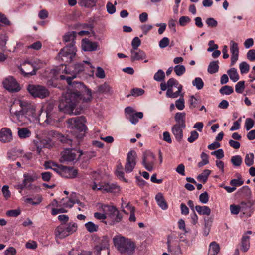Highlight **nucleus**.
Wrapping results in <instances>:
<instances>
[{
	"mask_svg": "<svg viewBox=\"0 0 255 255\" xmlns=\"http://www.w3.org/2000/svg\"><path fill=\"white\" fill-rule=\"evenodd\" d=\"M76 73L71 76L60 75L61 80H66L68 85L73 89L66 92L60 100L58 108L59 111L69 115H79L83 109L76 108L80 101L91 102L92 100L91 90L83 82L72 80L76 77Z\"/></svg>",
	"mask_w": 255,
	"mask_h": 255,
	"instance_id": "obj_1",
	"label": "nucleus"
},
{
	"mask_svg": "<svg viewBox=\"0 0 255 255\" xmlns=\"http://www.w3.org/2000/svg\"><path fill=\"white\" fill-rule=\"evenodd\" d=\"M77 32L75 31H69L63 36V41L64 42H70L67 46L61 49L59 52L63 61L67 62H71L75 57L77 51L75 46V40L77 36Z\"/></svg>",
	"mask_w": 255,
	"mask_h": 255,
	"instance_id": "obj_2",
	"label": "nucleus"
},
{
	"mask_svg": "<svg viewBox=\"0 0 255 255\" xmlns=\"http://www.w3.org/2000/svg\"><path fill=\"white\" fill-rule=\"evenodd\" d=\"M81 150H76L74 148H67L61 153L60 162L62 163L73 165L80 160L81 156L83 154Z\"/></svg>",
	"mask_w": 255,
	"mask_h": 255,
	"instance_id": "obj_3",
	"label": "nucleus"
},
{
	"mask_svg": "<svg viewBox=\"0 0 255 255\" xmlns=\"http://www.w3.org/2000/svg\"><path fill=\"white\" fill-rule=\"evenodd\" d=\"M86 119L84 116L69 118L67 120L66 123L69 128L77 130L80 133V138H82L88 130L85 123Z\"/></svg>",
	"mask_w": 255,
	"mask_h": 255,
	"instance_id": "obj_4",
	"label": "nucleus"
},
{
	"mask_svg": "<svg viewBox=\"0 0 255 255\" xmlns=\"http://www.w3.org/2000/svg\"><path fill=\"white\" fill-rule=\"evenodd\" d=\"M77 227V224L74 222L61 223L55 230V236L60 239L65 238L75 232Z\"/></svg>",
	"mask_w": 255,
	"mask_h": 255,
	"instance_id": "obj_5",
	"label": "nucleus"
},
{
	"mask_svg": "<svg viewBox=\"0 0 255 255\" xmlns=\"http://www.w3.org/2000/svg\"><path fill=\"white\" fill-rule=\"evenodd\" d=\"M39 63L42 64L40 60H35L33 62L25 61L18 67V69L24 77H29L36 74L37 71L40 68Z\"/></svg>",
	"mask_w": 255,
	"mask_h": 255,
	"instance_id": "obj_6",
	"label": "nucleus"
},
{
	"mask_svg": "<svg viewBox=\"0 0 255 255\" xmlns=\"http://www.w3.org/2000/svg\"><path fill=\"white\" fill-rule=\"evenodd\" d=\"M135 246L133 241L125 237H121L117 244L118 251L124 255H132L134 252Z\"/></svg>",
	"mask_w": 255,
	"mask_h": 255,
	"instance_id": "obj_7",
	"label": "nucleus"
},
{
	"mask_svg": "<svg viewBox=\"0 0 255 255\" xmlns=\"http://www.w3.org/2000/svg\"><path fill=\"white\" fill-rule=\"evenodd\" d=\"M167 83L168 88L166 91V96L170 98H177L182 92V85L174 78H170Z\"/></svg>",
	"mask_w": 255,
	"mask_h": 255,
	"instance_id": "obj_8",
	"label": "nucleus"
},
{
	"mask_svg": "<svg viewBox=\"0 0 255 255\" xmlns=\"http://www.w3.org/2000/svg\"><path fill=\"white\" fill-rule=\"evenodd\" d=\"M26 89L34 98L44 99L49 96L50 92L44 86L37 84H28Z\"/></svg>",
	"mask_w": 255,
	"mask_h": 255,
	"instance_id": "obj_9",
	"label": "nucleus"
},
{
	"mask_svg": "<svg viewBox=\"0 0 255 255\" xmlns=\"http://www.w3.org/2000/svg\"><path fill=\"white\" fill-rule=\"evenodd\" d=\"M135 110L131 107H127L125 109L126 117L132 124H136L138 122V119L143 117V114L141 112H135Z\"/></svg>",
	"mask_w": 255,
	"mask_h": 255,
	"instance_id": "obj_10",
	"label": "nucleus"
},
{
	"mask_svg": "<svg viewBox=\"0 0 255 255\" xmlns=\"http://www.w3.org/2000/svg\"><path fill=\"white\" fill-rule=\"evenodd\" d=\"M137 154L134 151H129L127 157L125 170L126 173L131 172L136 165V157Z\"/></svg>",
	"mask_w": 255,
	"mask_h": 255,
	"instance_id": "obj_11",
	"label": "nucleus"
},
{
	"mask_svg": "<svg viewBox=\"0 0 255 255\" xmlns=\"http://www.w3.org/2000/svg\"><path fill=\"white\" fill-rule=\"evenodd\" d=\"M4 87L10 92H18L20 90L19 84L12 76L8 77L3 81Z\"/></svg>",
	"mask_w": 255,
	"mask_h": 255,
	"instance_id": "obj_12",
	"label": "nucleus"
},
{
	"mask_svg": "<svg viewBox=\"0 0 255 255\" xmlns=\"http://www.w3.org/2000/svg\"><path fill=\"white\" fill-rule=\"evenodd\" d=\"M78 175V169H74L73 167H67L62 165L61 175L65 178L73 179Z\"/></svg>",
	"mask_w": 255,
	"mask_h": 255,
	"instance_id": "obj_13",
	"label": "nucleus"
},
{
	"mask_svg": "<svg viewBox=\"0 0 255 255\" xmlns=\"http://www.w3.org/2000/svg\"><path fill=\"white\" fill-rule=\"evenodd\" d=\"M13 139L11 129L8 128H3L0 131V141L2 143H8Z\"/></svg>",
	"mask_w": 255,
	"mask_h": 255,
	"instance_id": "obj_14",
	"label": "nucleus"
},
{
	"mask_svg": "<svg viewBox=\"0 0 255 255\" xmlns=\"http://www.w3.org/2000/svg\"><path fill=\"white\" fill-rule=\"evenodd\" d=\"M230 51L231 53V62L230 66H233L238 59L239 57V47L238 43H236L234 41H231L230 43Z\"/></svg>",
	"mask_w": 255,
	"mask_h": 255,
	"instance_id": "obj_15",
	"label": "nucleus"
},
{
	"mask_svg": "<svg viewBox=\"0 0 255 255\" xmlns=\"http://www.w3.org/2000/svg\"><path fill=\"white\" fill-rule=\"evenodd\" d=\"M19 105L24 115L31 116L35 113V108L30 103L25 101L20 100Z\"/></svg>",
	"mask_w": 255,
	"mask_h": 255,
	"instance_id": "obj_16",
	"label": "nucleus"
},
{
	"mask_svg": "<svg viewBox=\"0 0 255 255\" xmlns=\"http://www.w3.org/2000/svg\"><path fill=\"white\" fill-rule=\"evenodd\" d=\"M184 128L179 125H174L172 127L171 132L176 140L178 142H180L183 139L184 136L183 129Z\"/></svg>",
	"mask_w": 255,
	"mask_h": 255,
	"instance_id": "obj_17",
	"label": "nucleus"
},
{
	"mask_svg": "<svg viewBox=\"0 0 255 255\" xmlns=\"http://www.w3.org/2000/svg\"><path fill=\"white\" fill-rule=\"evenodd\" d=\"M52 132L53 133V135L58 139L63 146H71L72 145L73 139L70 135L65 136L58 132Z\"/></svg>",
	"mask_w": 255,
	"mask_h": 255,
	"instance_id": "obj_18",
	"label": "nucleus"
},
{
	"mask_svg": "<svg viewBox=\"0 0 255 255\" xmlns=\"http://www.w3.org/2000/svg\"><path fill=\"white\" fill-rule=\"evenodd\" d=\"M82 46L85 51H95L98 47V44L95 42H92L87 39L82 40Z\"/></svg>",
	"mask_w": 255,
	"mask_h": 255,
	"instance_id": "obj_19",
	"label": "nucleus"
},
{
	"mask_svg": "<svg viewBox=\"0 0 255 255\" xmlns=\"http://www.w3.org/2000/svg\"><path fill=\"white\" fill-rule=\"evenodd\" d=\"M98 190H104L107 192L116 193L119 192V187L114 183H104L99 186Z\"/></svg>",
	"mask_w": 255,
	"mask_h": 255,
	"instance_id": "obj_20",
	"label": "nucleus"
},
{
	"mask_svg": "<svg viewBox=\"0 0 255 255\" xmlns=\"http://www.w3.org/2000/svg\"><path fill=\"white\" fill-rule=\"evenodd\" d=\"M175 121L176 122V124L175 125H179L183 128L186 127V113L185 112H177L175 114Z\"/></svg>",
	"mask_w": 255,
	"mask_h": 255,
	"instance_id": "obj_21",
	"label": "nucleus"
},
{
	"mask_svg": "<svg viewBox=\"0 0 255 255\" xmlns=\"http://www.w3.org/2000/svg\"><path fill=\"white\" fill-rule=\"evenodd\" d=\"M254 202L252 200H248L247 201H243L240 203V207L241 209V211L244 212V213H248V211L250 212V211H252V206L254 205ZM252 211L251 212H252Z\"/></svg>",
	"mask_w": 255,
	"mask_h": 255,
	"instance_id": "obj_22",
	"label": "nucleus"
},
{
	"mask_svg": "<svg viewBox=\"0 0 255 255\" xmlns=\"http://www.w3.org/2000/svg\"><path fill=\"white\" fill-rule=\"evenodd\" d=\"M155 200L158 205L162 209L166 210L168 209V205L165 201L163 194L161 193H158L155 196Z\"/></svg>",
	"mask_w": 255,
	"mask_h": 255,
	"instance_id": "obj_23",
	"label": "nucleus"
},
{
	"mask_svg": "<svg viewBox=\"0 0 255 255\" xmlns=\"http://www.w3.org/2000/svg\"><path fill=\"white\" fill-rule=\"evenodd\" d=\"M23 177L24 179L23 181L22 185L24 187H26L27 182H32L40 177L36 173H34L31 175L29 173L24 174Z\"/></svg>",
	"mask_w": 255,
	"mask_h": 255,
	"instance_id": "obj_24",
	"label": "nucleus"
},
{
	"mask_svg": "<svg viewBox=\"0 0 255 255\" xmlns=\"http://www.w3.org/2000/svg\"><path fill=\"white\" fill-rule=\"evenodd\" d=\"M137 50V51H135L136 50H134V52L133 53H131L132 54L131 57L132 61L143 60L146 57V55L143 51L140 49Z\"/></svg>",
	"mask_w": 255,
	"mask_h": 255,
	"instance_id": "obj_25",
	"label": "nucleus"
},
{
	"mask_svg": "<svg viewBox=\"0 0 255 255\" xmlns=\"http://www.w3.org/2000/svg\"><path fill=\"white\" fill-rule=\"evenodd\" d=\"M250 237L244 234L241 239V250L243 252H247L250 248Z\"/></svg>",
	"mask_w": 255,
	"mask_h": 255,
	"instance_id": "obj_26",
	"label": "nucleus"
},
{
	"mask_svg": "<svg viewBox=\"0 0 255 255\" xmlns=\"http://www.w3.org/2000/svg\"><path fill=\"white\" fill-rule=\"evenodd\" d=\"M102 208L104 211H107V214L111 218H114L115 215L118 213V210L115 206H109L108 205H104L102 206Z\"/></svg>",
	"mask_w": 255,
	"mask_h": 255,
	"instance_id": "obj_27",
	"label": "nucleus"
},
{
	"mask_svg": "<svg viewBox=\"0 0 255 255\" xmlns=\"http://www.w3.org/2000/svg\"><path fill=\"white\" fill-rule=\"evenodd\" d=\"M195 208L199 215L209 216L211 214V209L208 206L196 205Z\"/></svg>",
	"mask_w": 255,
	"mask_h": 255,
	"instance_id": "obj_28",
	"label": "nucleus"
},
{
	"mask_svg": "<svg viewBox=\"0 0 255 255\" xmlns=\"http://www.w3.org/2000/svg\"><path fill=\"white\" fill-rule=\"evenodd\" d=\"M220 251V246L216 242H212L208 250V255H217Z\"/></svg>",
	"mask_w": 255,
	"mask_h": 255,
	"instance_id": "obj_29",
	"label": "nucleus"
},
{
	"mask_svg": "<svg viewBox=\"0 0 255 255\" xmlns=\"http://www.w3.org/2000/svg\"><path fill=\"white\" fill-rule=\"evenodd\" d=\"M97 0H78L80 6L88 8L94 6Z\"/></svg>",
	"mask_w": 255,
	"mask_h": 255,
	"instance_id": "obj_30",
	"label": "nucleus"
},
{
	"mask_svg": "<svg viewBox=\"0 0 255 255\" xmlns=\"http://www.w3.org/2000/svg\"><path fill=\"white\" fill-rule=\"evenodd\" d=\"M111 87L110 86L105 82L98 86L97 92L101 94H111L112 92H111Z\"/></svg>",
	"mask_w": 255,
	"mask_h": 255,
	"instance_id": "obj_31",
	"label": "nucleus"
},
{
	"mask_svg": "<svg viewBox=\"0 0 255 255\" xmlns=\"http://www.w3.org/2000/svg\"><path fill=\"white\" fill-rule=\"evenodd\" d=\"M218 61H213L209 63L208 67V72L210 74H214L219 70Z\"/></svg>",
	"mask_w": 255,
	"mask_h": 255,
	"instance_id": "obj_32",
	"label": "nucleus"
},
{
	"mask_svg": "<svg viewBox=\"0 0 255 255\" xmlns=\"http://www.w3.org/2000/svg\"><path fill=\"white\" fill-rule=\"evenodd\" d=\"M211 172V171L209 169L204 170L203 172L197 177V180L202 181L203 183H206Z\"/></svg>",
	"mask_w": 255,
	"mask_h": 255,
	"instance_id": "obj_33",
	"label": "nucleus"
},
{
	"mask_svg": "<svg viewBox=\"0 0 255 255\" xmlns=\"http://www.w3.org/2000/svg\"><path fill=\"white\" fill-rule=\"evenodd\" d=\"M230 78L234 82L237 81L239 79V76L236 69L235 68H232L227 71Z\"/></svg>",
	"mask_w": 255,
	"mask_h": 255,
	"instance_id": "obj_34",
	"label": "nucleus"
},
{
	"mask_svg": "<svg viewBox=\"0 0 255 255\" xmlns=\"http://www.w3.org/2000/svg\"><path fill=\"white\" fill-rule=\"evenodd\" d=\"M85 228L90 233L97 232L98 230L99 226L91 221L88 222L85 224Z\"/></svg>",
	"mask_w": 255,
	"mask_h": 255,
	"instance_id": "obj_35",
	"label": "nucleus"
},
{
	"mask_svg": "<svg viewBox=\"0 0 255 255\" xmlns=\"http://www.w3.org/2000/svg\"><path fill=\"white\" fill-rule=\"evenodd\" d=\"M8 39V36L6 34L1 35L0 37V50L4 52L6 50V43Z\"/></svg>",
	"mask_w": 255,
	"mask_h": 255,
	"instance_id": "obj_36",
	"label": "nucleus"
},
{
	"mask_svg": "<svg viewBox=\"0 0 255 255\" xmlns=\"http://www.w3.org/2000/svg\"><path fill=\"white\" fill-rule=\"evenodd\" d=\"M18 134L20 138H25L30 136L31 132L28 128H24L19 129Z\"/></svg>",
	"mask_w": 255,
	"mask_h": 255,
	"instance_id": "obj_37",
	"label": "nucleus"
},
{
	"mask_svg": "<svg viewBox=\"0 0 255 255\" xmlns=\"http://www.w3.org/2000/svg\"><path fill=\"white\" fill-rule=\"evenodd\" d=\"M42 198L40 196L35 197L33 199L32 198H27L25 200V202L33 205H36L41 202Z\"/></svg>",
	"mask_w": 255,
	"mask_h": 255,
	"instance_id": "obj_38",
	"label": "nucleus"
},
{
	"mask_svg": "<svg viewBox=\"0 0 255 255\" xmlns=\"http://www.w3.org/2000/svg\"><path fill=\"white\" fill-rule=\"evenodd\" d=\"M144 90L139 88H134L131 90V94H128L127 96V97H129L132 95L134 97L142 95L144 93Z\"/></svg>",
	"mask_w": 255,
	"mask_h": 255,
	"instance_id": "obj_39",
	"label": "nucleus"
},
{
	"mask_svg": "<svg viewBox=\"0 0 255 255\" xmlns=\"http://www.w3.org/2000/svg\"><path fill=\"white\" fill-rule=\"evenodd\" d=\"M179 96L180 98L175 101V106L178 110H182L185 107L184 96L181 93Z\"/></svg>",
	"mask_w": 255,
	"mask_h": 255,
	"instance_id": "obj_40",
	"label": "nucleus"
},
{
	"mask_svg": "<svg viewBox=\"0 0 255 255\" xmlns=\"http://www.w3.org/2000/svg\"><path fill=\"white\" fill-rule=\"evenodd\" d=\"M154 79L158 82H161L165 78V73L163 70L159 69L154 75Z\"/></svg>",
	"mask_w": 255,
	"mask_h": 255,
	"instance_id": "obj_41",
	"label": "nucleus"
},
{
	"mask_svg": "<svg viewBox=\"0 0 255 255\" xmlns=\"http://www.w3.org/2000/svg\"><path fill=\"white\" fill-rule=\"evenodd\" d=\"M220 93L222 95H229L233 92V88L230 86L225 85L221 87L219 90Z\"/></svg>",
	"mask_w": 255,
	"mask_h": 255,
	"instance_id": "obj_42",
	"label": "nucleus"
},
{
	"mask_svg": "<svg viewBox=\"0 0 255 255\" xmlns=\"http://www.w3.org/2000/svg\"><path fill=\"white\" fill-rule=\"evenodd\" d=\"M231 162L235 166H240L242 163V159L240 155H235L231 157Z\"/></svg>",
	"mask_w": 255,
	"mask_h": 255,
	"instance_id": "obj_43",
	"label": "nucleus"
},
{
	"mask_svg": "<svg viewBox=\"0 0 255 255\" xmlns=\"http://www.w3.org/2000/svg\"><path fill=\"white\" fill-rule=\"evenodd\" d=\"M141 45V40L138 37H134L131 42L132 47V49L130 50L131 53L134 52V50H137L138 47Z\"/></svg>",
	"mask_w": 255,
	"mask_h": 255,
	"instance_id": "obj_44",
	"label": "nucleus"
},
{
	"mask_svg": "<svg viewBox=\"0 0 255 255\" xmlns=\"http://www.w3.org/2000/svg\"><path fill=\"white\" fill-rule=\"evenodd\" d=\"M192 84L195 86L198 90H200L204 86V82L202 79L200 77L196 78L193 81Z\"/></svg>",
	"mask_w": 255,
	"mask_h": 255,
	"instance_id": "obj_45",
	"label": "nucleus"
},
{
	"mask_svg": "<svg viewBox=\"0 0 255 255\" xmlns=\"http://www.w3.org/2000/svg\"><path fill=\"white\" fill-rule=\"evenodd\" d=\"M174 70L176 74L179 76L182 75L186 71L185 67L183 65H177Z\"/></svg>",
	"mask_w": 255,
	"mask_h": 255,
	"instance_id": "obj_46",
	"label": "nucleus"
},
{
	"mask_svg": "<svg viewBox=\"0 0 255 255\" xmlns=\"http://www.w3.org/2000/svg\"><path fill=\"white\" fill-rule=\"evenodd\" d=\"M144 158H145V161H148V162H149L148 159L151 158V161L154 162V161L155 159V156L150 151L147 150V151H145L143 154L142 159H144Z\"/></svg>",
	"mask_w": 255,
	"mask_h": 255,
	"instance_id": "obj_47",
	"label": "nucleus"
},
{
	"mask_svg": "<svg viewBox=\"0 0 255 255\" xmlns=\"http://www.w3.org/2000/svg\"><path fill=\"white\" fill-rule=\"evenodd\" d=\"M245 88V81L238 82L235 86V91L238 93H242Z\"/></svg>",
	"mask_w": 255,
	"mask_h": 255,
	"instance_id": "obj_48",
	"label": "nucleus"
},
{
	"mask_svg": "<svg viewBox=\"0 0 255 255\" xmlns=\"http://www.w3.org/2000/svg\"><path fill=\"white\" fill-rule=\"evenodd\" d=\"M240 70L241 74L247 73L250 69L249 65L246 62H242L239 65Z\"/></svg>",
	"mask_w": 255,
	"mask_h": 255,
	"instance_id": "obj_49",
	"label": "nucleus"
},
{
	"mask_svg": "<svg viewBox=\"0 0 255 255\" xmlns=\"http://www.w3.org/2000/svg\"><path fill=\"white\" fill-rule=\"evenodd\" d=\"M254 154L253 153H250L247 154L245 158V163L248 166H251L254 163Z\"/></svg>",
	"mask_w": 255,
	"mask_h": 255,
	"instance_id": "obj_50",
	"label": "nucleus"
},
{
	"mask_svg": "<svg viewBox=\"0 0 255 255\" xmlns=\"http://www.w3.org/2000/svg\"><path fill=\"white\" fill-rule=\"evenodd\" d=\"M76 196L75 193H72L70 195V197L69 198V201L67 202L66 203H64L63 205L65 207H67L70 208H72L74 204L75 203V200L73 199L72 198H74Z\"/></svg>",
	"mask_w": 255,
	"mask_h": 255,
	"instance_id": "obj_51",
	"label": "nucleus"
},
{
	"mask_svg": "<svg viewBox=\"0 0 255 255\" xmlns=\"http://www.w3.org/2000/svg\"><path fill=\"white\" fill-rule=\"evenodd\" d=\"M206 23L208 26L210 28H215L218 25L217 21L212 17L207 18Z\"/></svg>",
	"mask_w": 255,
	"mask_h": 255,
	"instance_id": "obj_52",
	"label": "nucleus"
},
{
	"mask_svg": "<svg viewBox=\"0 0 255 255\" xmlns=\"http://www.w3.org/2000/svg\"><path fill=\"white\" fill-rule=\"evenodd\" d=\"M142 163L143 165L144 166L145 169L147 170L148 171H152L153 169V161H145V158L143 159Z\"/></svg>",
	"mask_w": 255,
	"mask_h": 255,
	"instance_id": "obj_53",
	"label": "nucleus"
},
{
	"mask_svg": "<svg viewBox=\"0 0 255 255\" xmlns=\"http://www.w3.org/2000/svg\"><path fill=\"white\" fill-rule=\"evenodd\" d=\"M230 209L231 214L234 215H237L241 210L240 205L235 204H232L230 206Z\"/></svg>",
	"mask_w": 255,
	"mask_h": 255,
	"instance_id": "obj_54",
	"label": "nucleus"
},
{
	"mask_svg": "<svg viewBox=\"0 0 255 255\" xmlns=\"http://www.w3.org/2000/svg\"><path fill=\"white\" fill-rule=\"evenodd\" d=\"M199 137V134L196 130L192 131L190 136L188 138L187 140L189 143L194 142Z\"/></svg>",
	"mask_w": 255,
	"mask_h": 255,
	"instance_id": "obj_55",
	"label": "nucleus"
},
{
	"mask_svg": "<svg viewBox=\"0 0 255 255\" xmlns=\"http://www.w3.org/2000/svg\"><path fill=\"white\" fill-rule=\"evenodd\" d=\"M209 197L207 192L201 193L199 196V201L203 204L207 203L209 201Z\"/></svg>",
	"mask_w": 255,
	"mask_h": 255,
	"instance_id": "obj_56",
	"label": "nucleus"
},
{
	"mask_svg": "<svg viewBox=\"0 0 255 255\" xmlns=\"http://www.w3.org/2000/svg\"><path fill=\"white\" fill-rule=\"evenodd\" d=\"M254 121L251 118H247L245 121V127L247 130L251 129L254 125Z\"/></svg>",
	"mask_w": 255,
	"mask_h": 255,
	"instance_id": "obj_57",
	"label": "nucleus"
},
{
	"mask_svg": "<svg viewBox=\"0 0 255 255\" xmlns=\"http://www.w3.org/2000/svg\"><path fill=\"white\" fill-rule=\"evenodd\" d=\"M191 19L188 16H182L179 18V22L181 26H184L189 23Z\"/></svg>",
	"mask_w": 255,
	"mask_h": 255,
	"instance_id": "obj_58",
	"label": "nucleus"
},
{
	"mask_svg": "<svg viewBox=\"0 0 255 255\" xmlns=\"http://www.w3.org/2000/svg\"><path fill=\"white\" fill-rule=\"evenodd\" d=\"M100 245H101L103 248L108 249L109 247V239L107 236H104L101 240Z\"/></svg>",
	"mask_w": 255,
	"mask_h": 255,
	"instance_id": "obj_59",
	"label": "nucleus"
},
{
	"mask_svg": "<svg viewBox=\"0 0 255 255\" xmlns=\"http://www.w3.org/2000/svg\"><path fill=\"white\" fill-rule=\"evenodd\" d=\"M21 213L19 209L10 210L7 211L6 215L10 217H17Z\"/></svg>",
	"mask_w": 255,
	"mask_h": 255,
	"instance_id": "obj_60",
	"label": "nucleus"
},
{
	"mask_svg": "<svg viewBox=\"0 0 255 255\" xmlns=\"http://www.w3.org/2000/svg\"><path fill=\"white\" fill-rule=\"evenodd\" d=\"M169 39L167 37H164L159 42V47L161 48H164L167 47L169 44Z\"/></svg>",
	"mask_w": 255,
	"mask_h": 255,
	"instance_id": "obj_61",
	"label": "nucleus"
},
{
	"mask_svg": "<svg viewBox=\"0 0 255 255\" xmlns=\"http://www.w3.org/2000/svg\"><path fill=\"white\" fill-rule=\"evenodd\" d=\"M241 193L244 196L247 197H250L251 195V191L250 188L248 186H244L240 189Z\"/></svg>",
	"mask_w": 255,
	"mask_h": 255,
	"instance_id": "obj_62",
	"label": "nucleus"
},
{
	"mask_svg": "<svg viewBox=\"0 0 255 255\" xmlns=\"http://www.w3.org/2000/svg\"><path fill=\"white\" fill-rule=\"evenodd\" d=\"M41 175L43 181L48 182L50 180L52 174L50 172H44L41 173Z\"/></svg>",
	"mask_w": 255,
	"mask_h": 255,
	"instance_id": "obj_63",
	"label": "nucleus"
},
{
	"mask_svg": "<svg viewBox=\"0 0 255 255\" xmlns=\"http://www.w3.org/2000/svg\"><path fill=\"white\" fill-rule=\"evenodd\" d=\"M247 56L248 59L251 61H254L255 60V50L251 49L248 51Z\"/></svg>",
	"mask_w": 255,
	"mask_h": 255,
	"instance_id": "obj_64",
	"label": "nucleus"
}]
</instances>
